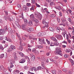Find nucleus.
<instances>
[{
    "label": "nucleus",
    "instance_id": "f257e3e1",
    "mask_svg": "<svg viewBox=\"0 0 74 74\" xmlns=\"http://www.w3.org/2000/svg\"><path fill=\"white\" fill-rule=\"evenodd\" d=\"M22 29L23 30H27V32H29V33H30L31 32H32V31L34 30H33V28L32 27L30 28L27 27L26 28V27H22Z\"/></svg>",
    "mask_w": 74,
    "mask_h": 74
},
{
    "label": "nucleus",
    "instance_id": "f03ea898",
    "mask_svg": "<svg viewBox=\"0 0 74 74\" xmlns=\"http://www.w3.org/2000/svg\"><path fill=\"white\" fill-rule=\"evenodd\" d=\"M8 30L7 29V26H5L4 27V29H1L0 30V35L3 34H5L6 33L7 31Z\"/></svg>",
    "mask_w": 74,
    "mask_h": 74
},
{
    "label": "nucleus",
    "instance_id": "7ed1b4c3",
    "mask_svg": "<svg viewBox=\"0 0 74 74\" xmlns=\"http://www.w3.org/2000/svg\"><path fill=\"white\" fill-rule=\"evenodd\" d=\"M25 37H29V39H32V37H33V35L30 34H28L27 35H25L24 36H23V40L25 41L26 40V38H25Z\"/></svg>",
    "mask_w": 74,
    "mask_h": 74
},
{
    "label": "nucleus",
    "instance_id": "20e7f679",
    "mask_svg": "<svg viewBox=\"0 0 74 74\" xmlns=\"http://www.w3.org/2000/svg\"><path fill=\"white\" fill-rule=\"evenodd\" d=\"M42 23L44 24L45 26L42 27V28L44 29L46 27H48L49 26V25L48 24L49 23V22H46L45 21H42Z\"/></svg>",
    "mask_w": 74,
    "mask_h": 74
},
{
    "label": "nucleus",
    "instance_id": "39448f33",
    "mask_svg": "<svg viewBox=\"0 0 74 74\" xmlns=\"http://www.w3.org/2000/svg\"><path fill=\"white\" fill-rule=\"evenodd\" d=\"M35 15H36V18L38 19L39 20H41V16H40V14L39 12H36Z\"/></svg>",
    "mask_w": 74,
    "mask_h": 74
},
{
    "label": "nucleus",
    "instance_id": "423d86ee",
    "mask_svg": "<svg viewBox=\"0 0 74 74\" xmlns=\"http://www.w3.org/2000/svg\"><path fill=\"white\" fill-rule=\"evenodd\" d=\"M10 49L8 50V52H10L12 51H13V50H14V49H16L15 47L12 45H10Z\"/></svg>",
    "mask_w": 74,
    "mask_h": 74
},
{
    "label": "nucleus",
    "instance_id": "0eeeda50",
    "mask_svg": "<svg viewBox=\"0 0 74 74\" xmlns=\"http://www.w3.org/2000/svg\"><path fill=\"white\" fill-rule=\"evenodd\" d=\"M62 23V24L63 26H66V19L65 18H61Z\"/></svg>",
    "mask_w": 74,
    "mask_h": 74
},
{
    "label": "nucleus",
    "instance_id": "6e6552de",
    "mask_svg": "<svg viewBox=\"0 0 74 74\" xmlns=\"http://www.w3.org/2000/svg\"><path fill=\"white\" fill-rule=\"evenodd\" d=\"M25 22V24L22 25V27H25L27 26V19L25 18L23 20Z\"/></svg>",
    "mask_w": 74,
    "mask_h": 74
},
{
    "label": "nucleus",
    "instance_id": "1a4fd4ad",
    "mask_svg": "<svg viewBox=\"0 0 74 74\" xmlns=\"http://www.w3.org/2000/svg\"><path fill=\"white\" fill-rule=\"evenodd\" d=\"M33 21L35 23V26H38V20H33Z\"/></svg>",
    "mask_w": 74,
    "mask_h": 74
},
{
    "label": "nucleus",
    "instance_id": "9d476101",
    "mask_svg": "<svg viewBox=\"0 0 74 74\" xmlns=\"http://www.w3.org/2000/svg\"><path fill=\"white\" fill-rule=\"evenodd\" d=\"M19 54H20V55L22 56V57H23V58H25L26 59H29V57L27 56H25L24 54H23L21 52H20L19 53Z\"/></svg>",
    "mask_w": 74,
    "mask_h": 74
},
{
    "label": "nucleus",
    "instance_id": "9b49d317",
    "mask_svg": "<svg viewBox=\"0 0 74 74\" xmlns=\"http://www.w3.org/2000/svg\"><path fill=\"white\" fill-rule=\"evenodd\" d=\"M30 56H32L31 58V60L32 61H34V59H35V56L32 53H31L30 55Z\"/></svg>",
    "mask_w": 74,
    "mask_h": 74
},
{
    "label": "nucleus",
    "instance_id": "f8f14e48",
    "mask_svg": "<svg viewBox=\"0 0 74 74\" xmlns=\"http://www.w3.org/2000/svg\"><path fill=\"white\" fill-rule=\"evenodd\" d=\"M0 68H1L2 71H3L4 72H6L7 71V69L4 68V67L3 66H1L0 67Z\"/></svg>",
    "mask_w": 74,
    "mask_h": 74
},
{
    "label": "nucleus",
    "instance_id": "ddd939ff",
    "mask_svg": "<svg viewBox=\"0 0 74 74\" xmlns=\"http://www.w3.org/2000/svg\"><path fill=\"white\" fill-rule=\"evenodd\" d=\"M56 30L57 31H59L60 30H62V31H64V28H59L58 27H56Z\"/></svg>",
    "mask_w": 74,
    "mask_h": 74
},
{
    "label": "nucleus",
    "instance_id": "4468645a",
    "mask_svg": "<svg viewBox=\"0 0 74 74\" xmlns=\"http://www.w3.org/2000/svg\"><path fill=\"white\" fill-rule=\"evenodd\" d=\"M26 62V59L25 58H22L19 61L20 63H24Z\"/></svg>",
    "mask_w": 74,
    "mask_h": 74
},
{
    "label": "nucleus",
    "instance_id": "2eb2a0df",
    "mask_svg": "<svg viewBox=\"0 0 74 74\" xmlns=\"http://www.w3.org/2000/svg\"><path fill=\"white\" fill-rule=\"evenodd\" d=\"M56 51H58L60 53H62L61 49L60 47H57L56 48Z\"/></svg>",
    "mask_w": 74,
    "mask_h": 74
},
{
    "label": "nucleus",
    "instance_id": "dca6fc26",
    "mask_svg": "<svg viewBox=\"0 0 74 74\" xmlns=\"http://www.w3.org/2000/svg\"><path fill=\"white\" fill-rule=\"evenodd\" d=\"M5 38H6L5 40H7V41H9V42H12V40H11L10 39V38H7L6 37H5Z\"/></svg>",
    "mask_w": 74,
    "mask_h": 74
},
{
    "label": "nucleus",
    "instance_id": "f3484780",
    "mask_svg": "<svg viewBox=\"0 0 74 74\" xmlns=\"http://www.w3.org/2000/svg\"><path fill=\"white\" fill-rule=\"evenodd\" d=\"M56 37L57 39H60L62 38V36L61 35H56Z\"/></svg>",
    "mask_w": 74,
    "mask_h": 74
},
{
    "label": "nucleus",
    "instance_id": "a211bd4d",
    "mask_svg": "<svg viewBox=\"0 0 74 74\" xmlns=\"http://www.w3.org/2000/svg\"><path fill=\"white\" fill-rule=\"evenodd\" d=\"M54 8H56V9H57L59 10H61V7L60 6H55Z\"/></svg>",
    "mask_w": 74,
    "mask_h": 74
},
{
    "label": "nucleus",
    "instance_id": "6ab92c4d",
    "mask_svg": "<svg viewBox=\"0 0 74 74\" xmlns=\"http://www.w3.org/2000/svg\"><path fill=\"white\" fill-rule=\"evenodd\" d=\"M51 38L53 41H58V40H56V39L55 37H51Z\"/></svg>",
    "mask_w": 74,
    "mask_h": 74
},
{
    "label": "nucleus",
    "instance_id": "aec40b11",
    "mask_svg": "<svg viewBox=\"0 0 74 74\" xmlns=\"http://www.w3.org/2000/svg\"><path fill=\"white\" fill-rule=\"evenodd\" d=\"M28 25L30 26H32L33 25V23H32V21H29L28 22Z\"/></svg>",
    "mask_w": 74,
    "mask_h": 74
},
{
    "label": "nucleus",
    "instance_id": "412c9836",
    "mask_svg": "<svg viewBox=\"0 0 74 74\" xmlns=\"http://www.w3.org/2000/svg\"><path fill=\"white\" fill-rule=\"evenodd\" d=\"M59 44V43L57 41L54 42V45L56 46H58Z\"/></svg>",
    "mask_w": 74,
    "mask_h": 74
},
{
    "label": "nucleus",
    "instance_id": "4be33fe9",
    "mask_svg": "<svg viewBox=\"0 0 74 74\" xmlns=\"http://www.w3.org/2000/svg\"><path fill=\"white\" fill-rule=\"evenodd\" d=\"M15 24L16 26H17V27L18 28H19V29H20L21 28V26H20V25H19V23H18V22H16V23Z\"/></svg>",
    "mask_w": 74,
    "mask_h": 74
},
{
    "label": "nucleus",
    "instance_id": "5701e85b",
    "mask_svg": "<svg viewBox=\"0 0 74 74\" xmlns=\"http://www.w3.org/2000/svg\"><path fill=\"white\" fill-rule=\"evenodd\" d=\"M53 5H55V3H54V2L53 1L51 2L50 3V6H53Z\"/></svg>",
    "mask_w": 74,
    "mask_h": 74
},
{
    "label": "nucleus",
    "instance_id": "b1692460",
    "mask_svg": "<svg viewBox=\"0 0 74 74\" xmlns=\"http://www.w3.org/2000/svg\"><path fill=\"white\" fill-rule=\"evenodd\" d=\"M49 30L51 32H53L54 28L52 27H49Z\"/></svg>",
    "mask_w": 74,
    "mask_h": 74
},
{
    "label": "nucleus",
    "instance_id": "393cba45",
    "mask_svg": "<svg viewBox=\"0 0 74 74\" xmlns=\"http://www.w3.org/2000/svg\"><path fill=\"white\" fill-rule=\"evenodd\" d=\"M54 53L56 55H59V53H60L59 51L58 50H56L55 51Z\"/></svg>",
    "mask_w": 74,
    "mask_h": 74
},
{
    "label": "nucleus",
    "instance_id": "a878e982",
    "mask_svg": "<svg viewBox=\"0 0 74 74\" xmlns=\"http://www.w3.org/2000/svg\"><path fill=\"white\" fill-rule=\"evenodd\" d=\"M69 36H70V37H71V35H70V34H69V35L67 34L66 35V39H67V40H69Z\"/></svg>",
    "mask_w": 74,
    "mask_h": 74
},
{
    "label": "nucleus",
    "instance_id": "bb28decb",
    "mask_svg": "<svg viewBox=\"0 0 74 74\" xmlns=\"http://www.w3.org/2000/svg\"><path fill=\"white\" fill-rule=\"evenodd\" d=\"M30 17L31 19H34V16L33 14H32L30 16Z\"/></svg>",
    "mask_w": 74,
    "mask_h": 74
},
{
    "label": "nucleus",
    "instance_id": "cd10ccee",
    "mask_svg": "<svg viewBox=\"0 0 74 74\" xmlns=\"http://www.w3.org/2000/svg\"><path fill=\"white\" fill-rule=\"evenodd\" d=\"M27 6L24 5L23 8V10L25 11H26V10H27Z\"/></svg>",
    "mask_w": 74,
    "mask_h": 74
},
{
    "label": "nucleus",
    "instance_id": "c85d7f7f",
    "mask_svg": "<svg viewBox=\"0 0 74 74\" xmlns=\"http://www.w3.org/2000/svg\"><path fill=\"white\" fill-rule=\"evenodd\" d=\"M15 63V61L14 60H12V61H11V62L10 63V64H14Z\"/></svg>",
    "mask_w": 74,
    "mask_h": 74
},
{
    "label": "nucleus",
    "instance_id": "c756f323",
    "mask_svg": "<svg viewBox=\"0 0 74 74\" xmlns=\"http://www.w3.org/2000/svg\"><path fill=\"white\" fill-rule=\"evenodd\" d=\"M70 62L71 63L72 65H73L74 64V61L71 59L69 60Z\"/></svg>",
    "mask_w": 74,
    "mask_h": 74
},
{
    "label": "nucleus",
    "instance_id": "7c9ffc66",
    "mask_svg": "<svg viewBox=\"0 0 74 74\" xmlns=\"http://www.w3.org/2000/svg\"><path fill=\"white\" fill-rule=\"evenodd\" d=\"M4 56V54H2L0 55V58H3Z\"/></svg>",
    "mask_w": 74,
    "mask_h": 74
},
{
    "label": "nucleus",
    "instance_id": "2f4dec72",
    "mask_svg": "<svg viewBox=\"0 0 74 74\" xmlns=\"http://www.w3.org/2000/svg\"><path fill=\"white\" fill-rule=\"evenodd\" d=\"M42 64V69H46V68L45 67H44V64H43V63L42 62L41 63Z\"/></svg>",
    "mask_w": 74,
    "mask_h": 74
},
{
    "label": "nucleus",
    "instance_id": "473e14b6",
    "mask_svg": "<svg viewBox=\"0 0 74 74\" xmlns=\"http://www.w3.org/2000/svg\"><path fill=\"white\" fill-rule=\"evenodd\" d=\"M51 72L53 74H56V70H53L51 71Z\"/></svg>",
    "mask_w": 74,
    "mask_h": 74
},
{
    "label": "nucleus",
    "instance_id": "72a5a7b5",
    "mask_svg": "<svg viewBox=\"0 0 74 74\" xmlns=\"http://www.w3.org/2000/svg\"><path fill=\"white\" fill-rule=\"evenodd\" d=\"M42 44H46V42H45V40L44 39H42Z\"/></svg>",
    "mask_w": 74,
    "mask_h": 74
},
{
    "label": "nucleus",
    "instance_id": "f704fd0d",
    "mask_svg": "<svg viewBox=\"0 0 74 74\" xmlns=\"http://www.w3.org/2000/svg\"><path fill=\"white\" fill-rule=\"evenodd\" d=\"M0 49L1 50H4V48L1 45H0Z\"/></svg>",
    "mask_w": 74,
    "mask_h": 74
},
{
    "label": "nucleus",
    "instance_id": "c9c22d12",
    "mask_svg": "<svg viewBox=\"0 0 74 74\" xmlns=\"http://www.w3.org/2000/svg\"><path fill=\"white\" fill-rule=\"evenodd\" d=\"M34 67H32L31 68H30L29 69V71H33L34 70Z\"/></svg>",
    "mask_w": 74,
    "mask_h": 74
},
{
    "label": "nucleus",
    "instance_id": "e433bc0d",
    "mask_svg": "<svg viewBox=\"0 0 74 74\" xmlns=\"http://www.w3.org/2000/svg\"><path fill=\"white\" fill-rule=\"evenodd\" d=\"M12 18H12V16H10V17H9V20L10 21H11L12 20Z\"/></svg>",
    "mask_w": 74,
    "mask_h": 74
},
{
    "label": "nucleus",
    "instance_id": "4c0bfd02",
    "mask_svg": "<svg viewBox=\"0 0 74 74\" xmlns=\"http://www.w3.org/2000/svg\"><path fill=\"white\" fill-rule=\"evenodd\" d=\"M57 20L58 21V22L59 23L60 22V18L59 17H57Z\"/></svg>",
    "mask_w": 74,
    "mask_h": 74
},
{
    "label": "nucleus",
    "instance_id": "58836bf2",
    "mask_svg": "<svg viewBox=\"0 0 74 74\" xmlns=\"http://www.w3.org/2000/svg\"><path fill=\"white\" fill-rule=\"evenodd\" d=\"M19 49L21 51H22L23 50V47H22V46H20L19 47Z\"/></svg>",
    "mask_w": 74,
    "mask_h": 74
},
{
    "label": "nucleus",
    "instance_id": "ea45409f",
    "mask_svg": "<svg viewBox=\"0 0 74 74\" xmlns=\"http://www.w3.org/2000/svg\"><path fill=\"white\" fill-rule=\"evenodd\" d=\"M35 53L36 55H38L39 52L35 50Z\"/></svg>",
    "mask_w": 74,
    "mask_h": 74
},
{
    "label": "nucleus",
    "instance_id": "a19ab883",
    "mask_svg": "<svg viewBox=\"0 0 74 74\" xmlns=\"http://www.w3.org/2000/svg\"><path fill=\"white\" fill-rule=\"evenodd\" d=\"M66 52H71V51L70 50L68 49H66Z\"/></svg>",
    "mask_w": 74,
    "mask_h": 74
},
{
    "label": "nucleus",
    "instance_id": "79ce46f5",
    "mask_svg": "<svg viewBox=\"0 0 74 74\" xmlns=\"http://www.w3.org/2000/svg\"><path fill=\"white\" fill-rule=\"evenodd\" d=\"M28 66H25L24 67V69L25 70H27V69H28Z\"/></svg>",
    "mask_w": 74,
    "mask_h": 74
},
{
    "label": "nucleus",
    "instance_id": "37998d69",
    "mask_svg": "<svg viewBox=\"0 0 74 74\" xmlns=\"http://www.w3.org/2000/svg\"><path fill=\"white\" fill-rule=\"evenodd\" d=\"M46 40L47 42V44H48L49 45V44H50V42H49V40H48V39H46Z\"/></svg>",
    "mask_w": 74,
    "mask_h": 74
},
{
    "label": "nucleus",
    "instance_id": "c03bdc74",
    "mask_svg": "<svg viewBox=\"0 0 74 74\" xmlns=\"http://www.w3.org/2000/svg\"><path fill=\"white\" fill-rule=\"evenodd\" d=\"M26 5L28 7H29V6L31 5V4L30 3H27L26 4Z\"/></svg>",
    "mask_w": 74,
    "mask_h": 74
},
{
    "label": "nucleus",
    "instance_id": "a18cd8bd",
    "mask_svg": "<svg viewBox=\"0 0 74 74\" xmlns=\"http://www.w3.org/2000/svg\"><path fill=\"white\" fill-rule=\"evenodd\" d=\"M32 2L33 4H34L36 3V0H32Z\"/></svg>",
    "mask_w": 74,
    "mask_h": 74
},
{
    "label": "nucleus",
    "instance_id": "49530a36",
    "mask_svg": "<svg viewBox=\"0 0 74 74\" xmlns=\"http://www.w3.org/2000/svg\"><path fill=\"white\" fill-rule=\"evenodd\" d=\"M68 21H69V22H71V18H69L68 19Z\"/></svg>",
    "mask_w": 74,
    "mask_h": 74
},
{
    "label": "nucleus",
    "instance_id": "de8ad7c7",
    "mask_svg": "<svg viewBox=\"0 0 74 74\" xmlns=\"http://www.w3.org/2000/svg\"><path fill=\"white\" fill-rule=\"evenodd\" d=\"M37 68L38 70H39L41 69V67L40 66H39Z\"/></svg>",
    "mask_w": 74,
    "mask_h": 74
},
{
    "label": "nucleus",
    "instance_id": "09e8293b",
    "mask_svg": "<svg viewBox=\"0 0 74 74\" xmlns=\"http://www.w3.org/2000/svg\"><path fill=\"white\" fill-rule=\"evenodd\" d=\"M64 56L65 58H68V56H67V55L66 54L64 55Z\"/></svg>",
    "mask_w": 74,
    "mask_h": 74
},
{
    "label": "nucleus",
    "instance_id": "8fccbe9b",
    "mask_svg": "<svg viewBox=\"0 0 74 74\" xmlns=\"http://www.w3.org/2000/svg\"><path fill=\"white\" fill-rule=\"evenodd\" d=\"M50 46H51V47H52V46H55L54 45V43H53H53H52V42H51L50 44Z\"/></svg>",
    "mask_w": 74,
    "mask_h": 74
},
{
    "label": "nucleus",
    "instance_id": "3c124183",
    "mask_svg": "<svg viewBox=\"0 0 74 74\" xmlns=\"http://www.w3.org/2000/svg\"><path fill=\"white\" fill-rule=\"evenodd\" d=\"M11 37L13 39H14L15 38V36L14 35H12L11 36Z\"/></svg>",
    "mask_w": 74,
    "mask_h": 74
},
{
    "label": "nucleus",
    "instance_id": "603ef678",
    "mask_svg": "<svg viewBox=\"0 0 74 74\" xmlns=\"http://www.w3.org/2000/svg\"><path fill=\"white\" fill-rule=\"evenodd\" d=\"M38 48H39L40 49L42 48V46L41 45H39L38 46Z\"/></svg>",
    "mask_w": 74,
    "mask_h": 74
},
{
    "label": "nucleus",
    "instance_id": "864d4df0",
    "mask_svg": "<svg viewBox=\"0 0 74 74\" xmlns=\"http://www.w3.org/2000/svg\"><path fill=\"white\" fill-rule=\"evenodd\" d=\"M17 7L18 8H21V6L20 4H18L17 5Z\"/></svg>",
    "mask_w": 74,
    "mask_h": 74
},
{
    "label": "nucleus",
    "instance_id": "5fc2aeb1",
    "mask_svg": "<svg viewBox=\"0 0 74 74\" xmlns=\"http://www.w3.org/2000/svg\"><path fill=\"white\" fill-rule=\"evenodd\" d=\"M36 6H37V7H40V5L37 4V3H36Z\"/></svg>",
    "mask_w": 74,
    "mask_h": 74
},
{
    "label": "nucleus",
    "instance_id": "6e6d98bb",
    "mask_svg": "<svg viewBox=\"0 0 74 74\" xmlns=\"http://www.w3.org/2000/svg\"><path fill=\"white\" fill-rule=\"evenodd\" d=\"M15 71L16 72V73H17V74H19V73L20 71L18 70H16Z\"/></svg>",
    "mask_w": 74,
    "mask_h": 74
},
{
    "label": "nucleus",
    "instance_id": "4d7b16f0",
    "mask_svg": "<svg viewBox=\"0 0 74 74\" xmlns=\"http://www.w3.org/2000/svg\"><path fill=\"white\" fill-rule=\"evenodd\" d=\"M14 60H17L18 59V57L16 56L14 57Z\"/></svg>",
    "mask_w": 74,
    "mask_h": 74
},
{
    "label": "nucleus",
    "instance_id": "13d9d810",
    "mask_svg": "<svg viewBox=\"0 0 74 74\" xmlns=\"http://www.w3.org/2000/svg\"><path fill=\"white\" fill-rule=\"evenodd\" d=\"M72 72L71 71H69L68 72V74H71L72 73Z\"/></svg>",
    "mask_w": 74,
    "mask_h": 74
},
{
    "label": "nucleus",
    "instance_id": "bf43d9fd",
    "mask_svg": "<svg viewBox=\"0 0 74 74\" xmlns=\"http://www.w3.org/2000/svg\"><path fill=\"white\" fill-rule=\"evenodd\" d=\"M4 18L6 21H7V19H8V18H7V16H5Z\"/></svg>",
    "mask_w": 74,
    "mask_h": 74
},
{
    "label": "nucleus",
    "instance_id": "052dcab7",
    "mask_svg": "<svg viewBox=\"0 0 74 74\" xmlns=\"http://www.w3.org/2000/svg\"><path fill=\"white\" fill-rule=\"evenodd\" d=\"M68 11H69V12L70 14H71V12H72V11L71 10H68Z\"/></svg>",
    "mask_w": 74,
    "mask_h": 74
},
{
    "label": "nucleus",
    "instance_id": "680f3d73",
    "mask_svg": "<svg viewBox=\"0 0 74 74\" xmlns=\"http://www.w3.org/2000/svg\"><path fill=\"white\" fill-rule=\"evenodd\" d=\"M26 44L25 43H23L22 44V46H23V47H25V46H26Z\"/></svg>",
    "mask_w": 74,
    "mask_h": 74
},
{
    "label": "nucleus",
    "instance_id": "e2e57ef3",
    "mask_svg": "<svg viewBox=\"0 0 74 74\" xmlns=\"http://www.w3.org/2000/svg\"><path fill=\"white\" fill-rule=\"evenodd\" d=\"M38 36L39 37H40L41 36V33H38Z\"/></svg>",
    "mask_w": 74,
    "mask_h": 74
},
{
    "label": "nucleus",
    "instance_id": "0e129e2a",
    "mask_svg": "<svg viewBox=\"0 0 74 74\" xmlns=\"http://www.w3.org/2000/svg\"><path fill=\"white\" fill-rule=\"evenodd\" d=\"M62 43H64L65 44H67V42L65 41H63L62 42Z\"/></svg>",
    "mask_w": 74,
    "mask_h": 74
},
{
    "label": "nucleus",
    "instance_id": "69168bd1",
    "mask_svg": "<svg viewBox=\"0 0 74 74\" xmlns=\"http://www.w3.org/2000/svg\"><path fill=\"white\" fill-rule=\"evenodd\" d=\"M16 34L18 38H19L20 37V35H19V34H18V33H16Z\"/></svg>",
    "mask_w": 74,
    "mask_h": 74
},
{
    "label": "nucleus",
    "instance_id": "338daca9",
    "mask_svg": "<svg viewBox=\"0 0 74 74\" xmlns=\"http://www.w3.org/2000/svg\"><path fill=\"white\" fill-rule=\"evenodd\" d=\"M43 35H46V32L45 31H44L43 32Z\"/></svg>",
    "mask_w": 74,
    "mask_h": 74
},
{
    "label": "nucleus",
    "instance_id": "774afa93",
    "mask_svg": "<svg viewBox=\"0 0 74 74\" xmlns=\"http://www.w3.org/2000/svg\"><path fill=\"white\" fill-rule=\"evenodd\" d=\"M55 16H56V15H55V14H52L51 15V16L52 17H55Z\"/></svg>",
    "mask_w": 74,
    "mask_h": 74
}]
</instances>
